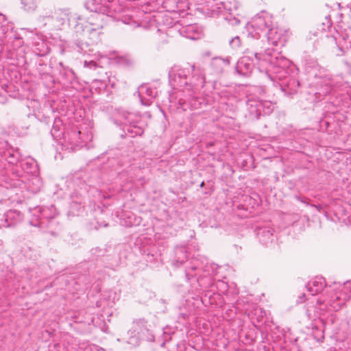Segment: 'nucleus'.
<instances>
[{
	"label": "nucleus",
	"instance_id": "obj_1",
	"mask_svg": "<svg viewBox=\"0 0 351 351\" xmlns=\"http://www.w3.org/2000/svg\"><path fill=\"white\" fill-rule=\"evenodd\" d=\"M261 43L255 41L251 48L245 49L244 56L237 62V72L247 75L252 72L254 65L257 64L267 73H271L268 76L271 81L286 79L289 75L291 62L273 49L267 48L263 52Z\"/></svg>",
	"mask_w": 351,
	"mask_h": 351
},
{
	"label": "nucleus",
	"instance_id": "obj_2",
	"mask_svg": "<svg viewBox=\"0 0 351 351\" xmlns=\"http://www.w3.org/2000/svg\"><path fill=\"white\" fill-rule=\"evenodd\" d=\"M21 178L13 183L4 180V185L2 183L0 184V203H5L7 201L11 203H22L26 197L23 189L32 193L40 191L42 181L37 174L27 178L25 175H21Z\"/></svg>",
	"mask_w": 351,
	"mask_h": 351
},
{
	"label": "nucleus",
	"instance_id": "obj_3",
	"mask_svg": "<svg viewBox=\"0 0 351 351\" xmlns=\"http://www.w3.org/2000/svg\"><path fill=\"white\" fill-rule=\"evenodd\" d=\"M169 77L173 86L191 91L190 95L203 88L206 82L203 68L196 65L189 64L186 67L175 65L169 71Z\"/></svg>",
	"mask_w": 351,
	"mask_h": 351
},
{
	"label": "nucleus",
	"instance_id": "obj_4",
	"mask_svg": "<svg viewBox=\"0 0 351 351\" xmlns=\"http://www.w3.org/2000/svg\"><path fill=\"white\" fill-rule=\"evenodd\" d=\"M217 269V266L214 263H206L203 267L198 260H193L186 268L185 274L189 281L195 278L197 284L195 289L198 287L208 288L213 285L212 277L216 274Z\"/></svg>",
	"mask_w": 351,
	"mask_h": 351
},
{
	"label": "nucleus",
	"instance_id": "obj_5",
	"mask_svg": "<svg viewBox=\"0 0 351 351\" xmlns=\"http://www.w3.org/2000/svg\"><path fill=\"white\" fill-rule=\"evenodd\" d=\"M339 287H342L341 291L332 293L327 290V295H323L317 299V304L323 306L319 308L321 310L339 311L350 300L351 298V282H346Z\"/></svg>",
	"mask_w": 351,
	"mask_h": 351
},
{
	"label": "nucleus",
	"instance_id": "obj_6",
	"mask_svg": "<svg viewBox=\"0 0 351 351\" xmlns=\"http://www.w3.org/2000/svg\"><path fill=\"white\" fill-rule=\"evenodd\" d=\"M20 154L18 149L9 147L3 150L0 148V184L4 185V180H8L10 170L15 167L20 160Z\"/></svg>",
	"mask_w": 351,
	"mask_h": 351
},
{
	"label": "nucleus",
	"instance_id": "obj_7",
	"mask_svg": "<svg viewBox=\"0 0 351 351\" xmlns=\"http://www.w3.org/2000/svg\"><path fill=\"white\" fill-rule=\"evenodd\" d=\"M272 25V17L266 12H261L254 16L246 25V30L249 36L258 40L261 34H265Z\"/></svg>",
	"mask_w": 351,
	"mask_h": 351
},
{
	"label": "nucleus",
	"instance_id": "obj_8",
	"mask_svg": "<svg viewBox=\"0 0 351 351\" xmlns=\"http://www.w3.org/2000/svg\"><path fill=\"white\" fill-rule=\"evenodd\" d=\"M246 104L251 119H258L261 114H270L276 105L270 101L254 97H248Z\"/></svg>",
	"mask_w": 351,
	"mask_h": 351
},
{
	"label": "nucleus",
	"instance_id": "obj_9",
	"mask_svg": "<svg viewBox=\"0 0 351 351\" xmlns=\"http://www.w3.org/2000/svg\"><path fill=\"white\" fill-rule=\"evenodd\" d=\"M21 171L18 169V166L12 167L10 170V175L8 180V183L17 182V179H21V175H25L27 177L38 173V167L32 158H27L20 162Z\"/></svg>",
	"mask_w": 351,
	"mask_h": 351
},
{
	"label": "nucleus",
	"instance_id": "obj_10",
	"mask_svg": "<svg viewBox=\"0 0 351 351\" xmlns=\"http://www.w3.org/2000/svg\"><path fill=\"white\" fill-rule=\"evenodd\" d=\"M33 218L29 220V224L33 226L39 227L42 219H53L56 215L55 208L51 207H36L30 209Z\"/></svg>",
	"mask_w": 351,
	"mask_h": 351
},
{
	"label": "nucleus",
	"instance_id": "obj_11",
	"mask_svg": "<svg viewBox=\"0 0 351 351\" xmlns=\"http://www.w3.org/2000/svg\"><path fill=\"white\" fill-rule=\"evenodd\" d=\"M147 330V322L144 319H138L133 322L132 328L128 330L129 336L127 342L132 346H136L139 343V334Z\"/></svg>",
	"mask_w": 351,
	"mask_h": 351
},
{
	"label": "nucleus",
	"instance_id": "obj_12",
	"mask_svg": "<svg viewBox=\"0 0 351 351\" xmlns=\"http://www.w3.org/2000/svg\"><path fill=\"white\" fill-rule=\"evenodd\" d=\"M82 132L76 129L72 130L68 132L66 135L64 136V141L71 145L72 146L82 147L86 145V143L90 141L93 138L91 133L86 134V139H81Z\"/></svg>",
	"mask_w": 351,
	"mask_h": 351
},
{
	"label": "nucleus",
	"instance_id": "obj_13",
	"mask_svg": "<svg viewBox=\"0 0 351 351\" xmlns=\"http://www.w3.org/2000/svg\"><path fill=\"white\" fill-rule=\"evenodd\" d=\"M104 15L102 14L98 13H93L88 17V23L90 27L86 26L85 27V31L87 32H90V34H93V36H98L100 33L99 30H100L104 25Z\"/></svg>",
	"mask_w": 351,
	"mask_h": 351
},
{
	"label": "nucleus",
	"instance_id": "obj_14",
	"mask_svg": "<svg viewBox=\"0 0 351 351\" xmlns=\"http://www.w3.org/2000/svg\"><path fill=\"white\" fill-rule=\"evenodd\" d=\"M22 219L23 215L20 211L10 210L4 214L3 219L0 220V228L14 226L21 222Z\"/></svg>",
	"mask_w": 351,
	"mask_h": 351
},
{
	"label": "nucleus",
	"instance_id": "obj_15",
	"mask_svg": "<svg viewBox=\"0 0 351 351\" xmlns=\"http://www.w3.org/2000/svg\"><path fill=\"white\" fill-rule=\"evenodd\" d=\"M101 0H88L85 3L87 10L93 13L102 14L107 16H112V12L108 5L102 3Z\"/></svg>",
	"mask_w": 351,
	"mask_h": 351
},
{
	"label": "nucleus",
	"instance_id": "obj_16",
	"mask_svg": "<svg viewBox=\"0 0 351 351\" xmlns=\"http://www.w3.org/2000/svg\"><path fill=\"white\" fill-rule=\"evenodd\" d=\"M138 95L141 104L145 106H149L152 104V100L156 95L155 89L148 86L147 85H143L138 88Z\"/></svg>",
	"mask_w": 351,
	"mask_h": 351
},
{
	"label": "nucleus",
	"instance_id": "obj_17",
	"mask_svg": "<svg viewBox=\"0 0 351 351\" xmlns=\"http://www.w3.org/2000/svg\"><path fill=\"white\" fill-rule=\"evenodd\" d=\"M269 43L277 46L282 45L285 41L282 29L272 25L265 33Z\"/></svg>",
	"mask_w": 351,
	"mask_h": 351
},
{
	"label": "nucleus",
	"instance_id": "obj_18",
	"mask_svg": "<svg viewBox=\"0 0 351 351\" xmlns=\"http://www.w3.org/2000/svg\"><path fill=\"white\" fill-rule=\"evenodd\" d=\"M181 36L191 40H197L202 35V30L197 25L193 24L182 27L179 30Z\"/></svg>",
	"mask_w": 351,
	"mask_h": 351
},
{
	"label": "nucleus",
	"instance_id": "obj_19",
	"mask_svg": "<svg viewBox=\"0 0 351 351\" xmlns=\"http://www.w3.org/2000/svg\"><path fill=\"white\" fill-rule=\"evenodd\" d=\"M274 229L271 227H263L259 228L257 230V236L258 237L261 242L264 245H268L272 243L275 240V236L274 235Z\"/></svg>",
	"mask_w": 351,
	"mask_h": 351
},
{
	"label": "nucleus",
	"instance_id": "obj_20",
	"mask_svg": "<svg viewBox=\"0 0 351 351\" xmlns=\"http://www.w3.org/2000/svg\"><path fill=\"white\" fill-rule=\"evenodd\" d=\"M51 15V21H56L57 25H62L69 20V10L68 9L55 8L49 10Z\"/></svg>",
	"mask_w": 351,
	"mask_h": 351
},
{
	"label": "nucleus",
	"instance_id": "obj_21",
	"mask_svg": "<svg viewBox=\"0 0 351 351\" xmlns=\"http://www.w3.org/2000/svg\"><path fill=\"white\" fill-rule=\"evenodd\" d=\"M133 114L128 112H124L122 114V119L120 120L121 123L123 125H129L130 127L128 128V132H130L133 136L141 135L143 134V130L133 125L132 121Z\"/></svg>",
	"mask_w": 351,
	"mask_h": 351
},
{
	"label": "nucleus",
	"instance_id": "obj_22",
	"mask_svg": "<svg viewBox=\"0 0 351 351\" xmlns=\"http://www.w3.org/2000/svg\"><path fill=\"white\" fill-rule=\"evenodd\" d=\"M326 286L325 280L322 277L317 276L306 285L307 290L312 295L321 292Z\"/></svg>",
	"mask_w": 351,
	"mask_h": 351
},
{
	"label": "nucleus",
	"instance_id": "obj_23",
	"mask_svg": "<svg viewBox=\"0 0 351 351\" xmlns=\"http://www.w3.org/2000/svg\"><path fill=\"white\" fill-rule=\"evenodd\" d=\"M230 64L228 58H215L212 60L211 65L217 73H221L224 67Z\"/></svg>",
	"mask_w": 351,
	"mask_h": 351
},
{
	"label": "nucleus",
	"instance_id": "obj_24",
	"mask_svg": "<svg viewBox=\"0 0 351 351\" xmlns=\"http://www.w3.org/2000/svg\"><path fill=\"white\" fill-rule=\"evenodd\" d=\"M335 92V86L333 84L332 81L328 79L325 82L324 85L322 86L317 94H319V95H326L330 93Z\"/></svg>",
	"mask_w": 351,
	"mask_h": 351
},
{
	"label": "nucleus",
	"instance_id": "obj_25",
	"mask_svg": "<svg viewBox=\"0 0 351 351\" xmlns=\"http://www.w3.org/2000/svg\"><path fill=\"white\" fill-rule=\"evenodd\" d=\"M40 2V0H21L24 10L28 12L34 11Z\"/></svg>",
	"mask_w": 351,
	"mask_h": 351
},
{
	"label": "nucleus",
	"instance_id": "obj_26",
	"mask_svg": "<svg viewBox=\"0 0 351 351\" xmlns=\"http://www.w3.org/2000/svg\"><path fill=\"white\" fill-rule=\"evenodd\" d=\"M176 263L182 264L187 258L186 251L184 247H179L176 251Z\"/></svg>",
	"mask_w": 351,
	"mask_h": 351
},
{
	"label": "nucleus",
	"instance_id": "obj_27",
	"mask_svg": "<svg viewBox=\"0 0 351 351\" xmlns=\"http://www.w3.org/2000/svg\"><path fill=\"white\" fill-rule=\"evenodd\" d=\"M287 89L286 88H283L285 84L284 83L280 84V86L282 87V91H284L286 94H292L295 93L296 90L295 89H293L292 88H290L289 86L291 85L294 87L299 86V82L298 81H295V80L292 79L289 81L287 83Z\"/></svg>",
	"mask_w": 351,
	"mask_h": 351
},
{
	"label": "nucleus",
	"instance_id": "obj_28",
	"mask_svg": "<svg viewBox=\"0 0 351 351\" xmlns=\"http://www.w3.org/2000/svg\"><path fill=\"white\" fill-rule=\"evenodd\" d=\"M80 348L83 351H106L102 348L95 345V344H87L84 346V343L80 345Z\"/></svg>",
	"mask_w": 351,
	"mask_h": 351
},
{
	"label": "nucleus",
	"instance_id": "obj_29",
	"mask_svg": "<svg viewBox=\"0 0 351 351\" xmlns=\"http://www.w3.org/2000/svg\"><path fill=\"white\" fill-rule=\"evenodd\" d=\"M60 123V121L59 119L58 120L56 119L54 121V125H53L51 132L52 136L54 138H59V137H60L61 134H62L60 128L58 126Z\"/></svg>",
	"mask_w": 351,
	"mask_h": 351
},
{
	"label": "nucleus",
	"instance_id": "obj_30",
	"mask_svg": "<svg viewBox=\"0 0 351 351\" xmlns=\"http://www.w3.org/2000/svg\"><path fill=\"white\" fill-rule=\"evenodd\" d=\"M229 43L232 49H236L241 46V39L239 36H235L230 40Z\"/></svg>",
	"mask_w": 351,
	"mask_h": 351
},
{
	"label": "nucleus",
	"instance_id": "obj_31",
	"mask_svg": "<svg viewBox=\"0 0 351 351\" xmlns=\"http://www.w3.org/2000/svg\"><path fill=\"white\" fill-rule=\"evenodd\" d=\"M41 45H42V49H39L38 48H36V50H38V51L37 52L36 51V52L37 53V54L38 56H43L49 52V48L47 46V45L45 44L43 42L41 43Z\"/></svg>",
	"mask_w": 351,
	"mask_h": 351
},
{
	"label": "nucleus",
	"instance_id": "obj_32",
	"mask_svg": "<svg viewBox=\"0 0 351 351\" xmlns=\"http://www.w3.org/2000/svg\"><path fill=\"white\" fill-rule=\"evenodd\" d=\"M5 21H7L6 18H5ZM9 27H10V25L8 22L5 21V22L0 23V34L4 36L7 33Z\"/></svg>",
	"mask_w": 351,
	"mask_h": 351
},
{
	"label": "nucleus",
	"instance_id": "obj_33",
	"mask_svg": "<svg viewBox=\"0 0 351 351\" xmlns=\"http://www.w3.org/2000/svg\"><path fill=\"white\" fill-rule=\"evenodd\" d=\"M50 9H55V8L49 7L45 8L43 12V14L40 15V17L43 18V19H49L51 20V15L53 14L50 13V12L49 11Z\"/></svg>",
	"mask_w": 351,
	"mask_h": 351
},
{
	"label": "nucleus",
	"instance_id": "obj_34",
	"mask_svg": "<svg viewBox=\"0 0 351 351\" xmlns=\"http://www.w3.org/2000/svg\"><path fill=\"white\" fill-rule=\"evenodd\" d=\"M221 5H223V9L227 10L228 12H231L234 9H237V5L235 4L231 5L230 3L227 2H222Z\"/></svg>",
	"mask_w": 351,
	"mask_h": 351
},
{
	"label": "nucleus",
	"instance_id": "obj_35",
	"mask_svg": "<svg viewBox=\"0 0 351 351\" xmlns=\"http://www.w3.org/2000/svg\"><path fill=\"white\" fill-rule=\"evenodd\" d=\"M84 66L88 68H95L96 63L94 61H84Z\"/></svg>",
	"mask_w": 351,
	"mask_h": 351
},
{
	"label": "nucleus",
	"instance_id": "obj_36",
	"mask_svg": "<svg viewBox=\"0 0 351 351\" xmlns=\"http://www.w3.org/2000/svg\"><path fill=\"white\" fill-rule=\"evenodd\" d=\"M234 100L236 101L237 99H234V98L228 99V103H226L227 105L232 106V108L230 109V110H232V111H234L235 110V108L233 106V102Z\"/></svg>",
	"mask_w": 351,
	"mask_h": 351
},
{
	"label": "nucleus",
	"instance_id": "obj_37",
	"mask_svg": "<svg viewBox=\"0 0 351 351\" xmlns=\"http://www.w3.org/2000/svg\"><path fill=\"white\" fill-rule=\"evenodd\" d=\"M5 16L0 14V23L5 22Z\"/></svg>",
	"mask_w": 351,
	"mask_h": 351
},
{
	"label": "nucleus",
	"instance_id": "obj_38",
	"mask_svg": "<svg viewBox=\"0 0 351 351\" xmlns=\"http://www.w3.org/2000/svg\"><path fill=\"white\" fill-rule=\"evenodd\" d=\"M87 133H88V132H84V133H82V132L81 139H80V140H82V139H83V138L86 139V134Z\"/></svg>",
	"mask_w": 351,
	"mask_h": 351
},
{
	"label": "nucleus",
	"instance_id": "obj_39",
	"mask_svg": "<svg viewBox=\"0 0 351 351\" xmlns=\"http://www.w3.org/2000/svg\"><path fill=\"white\" fill-rule=\"evenodd\" d=\"M0 145H7V143H6V142L0 141Z\"/></svg>",
	"mask_w": 351,
	"mask_h": 351
},
{
	"label": "nucleus",
	"instance_id": "obj_40",
	"mask_svg": "<svg viewBox=\"0 0 351 351\" xmlns=\"http://www.w3.org/2000/svg\"><path fill=\"white\" fill-rule=\"evenodd\" d=\"M349 222L351 223V216L348 218Z\"/></svg>",
	"mask_w": 351,
	"mask_h": 351
},
{
	"label": "nucleus",
	"instance_id": "obj_41",
	"mask_svg": "<svg viewBox=\"0 0 351 351\" xmlns=\"http://www.w3.org/2000/svg\"><path fill=\"white\" fill-rule=\"evenodd\" d=\"M203 185H204V182H202L201 186H203Z\"/></svg>",
	"mask_w": 351,
	"mask_h": 351
}]
</instances>
